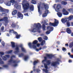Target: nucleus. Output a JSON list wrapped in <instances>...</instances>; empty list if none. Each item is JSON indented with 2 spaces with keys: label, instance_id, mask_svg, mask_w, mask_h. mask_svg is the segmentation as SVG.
Wrapping results in <instances>:
<instances>
[{
  "label": "nucleus",
  "instance_id": "f257e3e1",
  "mask_svg": "<svg viewBox=\"0 0 73 73\" xmlns=\"http://www.w3.org/2000/svg\"><path fill=\"white\" fill-rule=\"evenodd\" d=\"M40 7L41 9H43L45 8V10H47V9H48V8H49V7L47 6V5L45 4L44 3H43L42 4H39L38 5V12L39 13H40L41 12V11H40Z\"/></svg>",
  "mask_w": 73,
  "mask_h": 73
},
{
  "label": "nucleus",
  "instance_id": "f03ea898",
  "mask_svg": "<svg viewBox=\"0 0 73 73\" xmlns=\"http://www.w3.org/2000/svg\"><path fill=\"white\" fill-rule=\"evenodd\" d=\"M41 28V24L39 23L34 24V28L32 30L33 32H36L37 30H39Z\"/></svg>",
  "mask_w": 73,
  "mask_h": 73
},
{
  "label": "nucleus",
  "instance_id": "7ed1b4c3",
  "mask_svg": "<svg viewBox=\"0 0 73 73\" xmlns=\"http://www.w3.org/2000/svg\"><path fill=\"white\" fill-rule=\"evenodd\" d=\"M22 5L24 11H26L29 8V4L28 3L26 2L25 0L23 1Z\"/></svg>",
  "mask_w": 73,
  "mask_h": 73
},
{
  "label": "nucleus",
  "instance_id": "20e7f679",
  "mask_svg": "<svg viewBox=\"0 0 73 73\" xmlns=\"http://www.w3.org/2000/svg\"><path fill=\"white\" fill-rule=\"evenodd\" d=\"M15 57H16V56L14 55H12L11 57V59L9 61V62L10 63H13L15 64L14 65V66H15V67H16V66H17L16 60H12L13 58H15Z\"/></svg>",
  "mask_w": 73,
  "mask_h": 73
},
{
  "label": "nucleus",
  "instance_id": "39448f33",
  "mask_svg": "<svg viewBox=\"0 0 73 73\" xmlns=\"http://www.w3.org/2000/svg\"><path fill=\"white\" fill-rule=\"evenodd\" d=\"M72 19H73V15L70 16L68 18L62 19H61V21L63 23H64L67 22V21H69V20H72Z\"/></svg>",
  "mask_w": 73,
  "mask_h": 73
},
{
  "label": "nucleus",
  "instance_id": "423d86ee",
  "mask_svg": "<svg viewBox=\"0 0 73 73\" xmlns=\"http://www.w3.org/2000/svg\"><path fill=\"white\" fill-rule=\"evenodd\" d=\"M38 42L37 40H35L34 41L33 43V44H34V45L32 47L34 49H35V50L37 52H38L39 50H41V48L40 47L39 49L37 48V46L35 45V44H37V43Z\"/></svg>",
  "mask_w": 73,
  "mask_h": 73
},
{
  "label": "nucleus",
  "instance_id": "0eeeda50",
  "mask_svg": "<svg viewBox=\"0 0 73 73\" xmlns=\"http://www.w3.org/2000/svg\"><path fill=\"white\" fill-rule=\"evenodd\" d=\"M54 20V23H50L49 24L50 25V26H53L54 27H56L57 26L58 24V21L57 20L55 19Z\"/></svg>",
  "mask_w": 73,
  "mask_h": 73
},
{
  "label": "nucleus",
  "instance_id": "6e6552de",
  "mask_svg": "<svg viewBox=\"0 0 73 73\" xmlns=\"http://www.w3.org/2000/svg\"><path fill=\"white\" fill-rule=\"evenodd\" d=\"M60 61V59L58 58L57 59V61L56 62H52L51 63V65L53 66H55L57 64H59V62Z\"/></svg>",
  "mask_w": 73,
  "mask_h": 73
},
{
  "label": "nucleus",
  "instance_id": "1a4fd4ad",
  "mask_svg": "<svg viewBox=\"0 0 73 73\" xmlns=\"http://www.w3.org/2000/svg\"><path fill=\"white\" fill-rule=\"evenodd\" d=\"M9 33H14L15 34L16 36V37L17 38H20V35H18L17 34V33H16V32H15V31H14L13 30H10L9 31Z\"/></svg>",
  "mask_w": 73,
  "mask_h": 73
},
{
  "label": "nucleus",
  "instance_id": "9d476101",
  "mask_svg": "<svg viewBox=\"0 0 73 73\" xmlns=\"http://www.w3.org/2000/svg\"><path fill=\"white\" fill-rule=\"evenodd\" d=\"M47 29H48V30H50V31H47L46 32V34H47V35H48V34H49V33H50V31H53V28L50 27H47Z\"/></svg>",
  "mask_w": 73,
  "mask_h": 73
},
{
  "label": "nucleus",
  "instance_id": "9b49d317",
  "mask_svg": "<svg viewBox=\"0 0 73 73\" xmlns=\"http://www.w3.org/2000/svg\"><path fill=\"white\" fill-rule=\"evenodd\" d=\"M47 64L45 63H44V68H45V69H48V68L47 65H50V61L47 60Z\"/></svg>",
  "mask_w": 73,
  "mask_h": 73
},
{
  "label": "nucleus",
  "instance_id": "f8f14e48",
  "mask_svg": "<svg viewBox=\"0 0 73 73\" xmlns=\"http://www.w3.org/2000/svg\"><path fill=\"white\" fill-rule=\"evenodd\" d=\"M61 5L60 4H58L56 6V8L55 9V11L56 12H58L60 8H61Z\"/></svg>",
  "mask_w": 73,
  "mask_h": 73
},
{
  "label": "nucleus",
  "instance_id": "ddd939ff",
  "mask_svg": "<svg viewBox=\"0 0 73 73\" xmlns=\"http://www.w3.org/2000/svg\"><path fill=\"white\" fill-rule=\"evenodd\" d=\"M8 18L7 17H4L3 19H0V21H5L6 23H8V21L7 20Z\"/></svg>",
  "mask_w": 73,
  "mask_h": 73
},
{
  "label": "nucleus",
  "instance_id": "4468645a",
  "mask_svg": "<svg viewBox=\"0 0 73 73\" xmlns=\"http://www.w3.org/2000/svg\"><path fill=\"white\" fill-rule=\"evenodd\" d=\"M17 16V19H19L20 17H21V19H22L23 17V15L20 12H18Z\"/></svg>",
  "mask_w": 73,
  "mask_h": 73
},
{
  "label": "nucleus",
  "instance_id": "2eb2a0df",
  "mask_svg": "<svg viewBox=\"0 0 73 73\" xmlns=\"http://www.w3.org/2000/svg\"><path fill=\"white\" fill-rule=\"evenodd\" d=\"M48 10H46L45 11V13L42 15L43 17H45L47 16V14H48Z\"/></svg>",
  "mask_w": 73,
  "mask_h": 73
},
{
  "label": "nucleus",
  "instance_id": "dca6fc26",
  "mask_svg": "<svg viewBox=\"0 0 73 73\" xmlns=\"http://www.w3.org/2000/svg\"><path fill=\"white\" fill-rule=\"evenodd\" d=\"M20 47L21 48V50L22 52H24L25 53L26 52V50H25V49L24 47H23V45L22 44H21L20 46Z\"/></svg>",
  "mask_w": 73,
  "mask_h": 73
},
{
  "label": "nucleus",
  "instance_id": "f3484780",
  "mask_svg": "<svg viewBox=\"0 0 73 73\" xmlns=\"http://www.w3.org/2000/svg\"><path fill=\"white\" fill-rule=\"evenodd\" d=\"M15 52L14 53L15 54H17L18 53V52H19V47L17 46L15 48Z\"/></svg>",
  "mask_w": 73,
  "mask_h": 73
},
{
  "label": "nucleus",
  "instance_id": "a211bd4d",
  "mask_svg": "<svg viewBox=\"0 0 73 73\" xmlns=\"http://www.w3.org/2000/svg\"><path fill=\"white\" fill-rule=\"evenodd\" d=\"M57 15L59 17H61L62 16V14L60 12H58L57 13Z\"/></svg>",
  "mask_w": 73,
  "mask_h": 73
},
{
  "label": "nucleus",
  "instance_id": "6ab92c4d",
  "mask_svg": "<svg viewBox=\"0 0 73 73\" xmlns=\"http://www.w3.org/2000/svg\"><path fill=\"white\" fill-rule=\"evenodd\" d=\"M17 13V11L15 10L14 11H13V13H12V15L13 16H14Z\"/></svg>",
  "mask_w": 73,
  "mask_h": 73
},
{
  "label": "nucleus",
  "instance_id": "aec40b11",
  "mask_svg": "<svg viewBox=\"0 0 73 73\" xmlns=\"http://www.w3.org/2000/svg\"><path fill=\"white\" fill-rule=\"evenodd\" d=\"M5 4H6V5H7V6H11V2H7L5 3Z\"/></svg>",
  "mask_w": 73,
  "mask_h": 73
},
{
  "label": "nucleus",
  "instance_id": "412c9836",
  "mask_svg": "<svg viewBox=\"0 0 73 73\" xmlns=\"http://www.w3.org/2000/svg\"><path fill=\"white\" fill-rule=\"evenodd\" d=\"M34 9V7L33 5H31L30 7V11H32Z\"/></svg>",
  "mask_w": 73,
  "mask_h": 73
},
{
  "label": "nucleus",
  "instance_id": "4be33fe9",
  "mask_svg": "<svg viewBox=\"0 0 73 73\" xmlns=\"http://www.w3.org/2000/svg\"><path fill=\"white\" fill-rule=\"evenodd\" d=\"M0 11H1L2 12H6V10L5 9H3L1 7H0Z\"/></svg>",
  "mask_w": 73,
  "mask_h": 73
},
{
  "label": "nucleus",
  "instance_id": "5701e85b",
  "mask_svg": "<svg viewBox=\"0 0 73 73\" xmlns=\"http://www.w3.org/2000/svg\"><path fill=\"white\" fill-rule=\"evenodd\" d=\"M66 32L68 33H69V34H70V33H71V30L69 29V28L67 29H66Z\"/></svg>",
  "mask_w": 73,
  "mask_h": 73
},
{
  "label": "nucleus",
  "instance_id": "b1692460",
  "mask_svg": "<svg viewBox=\"0 0 73 73\" xmlns=\"http://www.w3.org/2000/svg\"><path fill=\"white\" fill-rule=\"evenodd\" d=\"M46 56H47V57H52L53 56V55L52 54H46Z\"/></svg>",
  "mask_w": 73,
  "mask_h": 73
},
{
  "label": "nucleus",
  "instance_id": "393cba45",
  "mask_svg": "<svg viewBox=\"0 0 73 73\" xmlns=\"http://www.w3.org/2000/svg\"><path fill=\"white\" fill-rule=\"evenodd\" d=\"M63 14L64 15H68L69 14V13L68 11H66L64 13H63Z\"/></svg>",
  "mask_w": 73,
  "mask_h": 73
},
{
  "label": "nucleus",
  "instance_id": "a878e982",
  "mask_svg": "<svg viewBox=\"0 0 73 73\" xmlns=\"http://www.w3.org/2000/svg\"><path fill=\"white\" fill-rule=\"evenodd\" d=\"M11 45L12 48L15 47V43L13 42H11Z\"/></svg>",
  "mask_w": 73,
  "mask_h": 73
},
{
  "label": "nucleus",
  "instance_id": "bb28decb",
  "mask_svg": "<svg viewBox=\"0 0 73 73\" xmlns=\"http://www.w3.org/2000/svg\"><path fill=\"white\" fill-rule=\"evenodd\" d=\"M68 11L70 13H73V9H68Z\"/></svg>",
  "mask_w": 73,
  "mask_h": 73
},
{
  "label": "nucleus",
  "instance_id": "cd10ccee",
  "mask_svg": "<svg viewBox=\"0 0 73 73\" xmlns=\"http://www.w3.org/2000/svg\"><path fill=\"white\" fill-rule=\"evenodd\" d=\"M12 50H11L10 51H6V53H7V54H9L10 53H11L12 52Z\"/></svg>",
  "mask_w": 73,
  "mask_h": 73
},
{
  "label": "nucleus",
  "instance_id": "c85d7f7f",
  "mask_svg": "<svg viewBox=\"0 0 73 73\" xmlns=\"http://www.w3.org/2000/svg\"><path fill=\"white\" fill-rule=\"evenodd\" d=\"M69 48H72L73 47V43H71L70 44V45L69 46Z\"/></svg>",
  "mask_w": 73,
  "mask_h": 73
},
{
  "label": "nucleus",
  "instance_id": "c756f323",
  "mask_svg": "<svg viewBox=\"0 0 73 73\" xmlns=\"http://www.w3.org/2000/svg\"><path fill=\"white\" fill-rule=\"evenodd\" d=\"M61 4L63 5H66L67 4V3L66 2L63 1L61 2Z\"/></svg>",
  "mask_w": 73,
  "mask_h": 73
},
{
  "label": "nucleus",
  "instance_id": "7c9ffc66",
  "mask_svg": "<svg viewBox=\"0 0 73 73\" xmlns=\"http://www.w3.org/2000/svg\"><path fill=\"white\" fill-rule=\"evenodd\" d=\"M45 41L44 40L42 42H41V45H42V46L44 45V44H45Z\"/></svg>",
  "mask_w": 73,
  "mask_h": 73
},
{
  "label": "nucleus",
  "instance_id": "2f4dec72",
  "mask_svg": "<svg viewBox=\"0 0 73 73\" xmlns=\"http://www.w3.org/2000/svg\"><path fill=\"white\" fill-rule=\"evenodd\" d=\"M38 63V61L36 60L35 61L33 62L34 65H36Z\"/></svg>",
  "mask_w": 73,
  "mask_h": 73
},
{
  "label": "nucleus",
  "instance_id": "473e14b6",
  "mask_svg": "<svg viewBox=\"0 0 73 73\" xmlns=\"http://www.w3.org/2000/svg\"><path fill=\"white\" fill-rule=\"evenodd\" d=\"M28 58V56H25V57L24 60L25 61H27Z\"/></svg>",
  "mask_w": 73,
  "mask_h": 73
},
{
  "label": "nucleus",
  "instance_id": "72a5a7b5",
  "mask_svg": "<svg viewBox=\"0 0 73 73\" xmlns=\"http://www.w3.org/2000/svg\"><path fill=\"white\" fill-rule=\"evenodd\" d=\"M18 55L19 56V57H23V54H18Z\"/></svg>",
  "mask_w": 73,
  "mask_h": 73
},
{
  "label": "nucleus",
  "instance_id": "f704fd0d",
  "mask_svg": "<svg viewBox=\"0 0 73 73\" xmlns=\"http://www.w3.org/2000/svg\"><path fill=\"white\" fill-rule=\"evenodd\" d=\"M42 28L43 31H45V25H43L42 26Z\"/></svg>",
  "mask_w": 73,
  "mask_h": 73
},
{
  "label": "nucleus",
  "instance_id": "c9c22d12",
  "mask_svg": "<svg viewBox=\"0 0 73 73\" xmlns=\"http://www.w3.org/2000/svg\"><path fill=\"white\" fill-rule=\"evenodd\" d=\"M10 2L11 3H15L16 1H15V0H11Z\"/></svg>",
  "mask_w": 73,
  "mask_h": 73
},
{
  "label": "nucleus",
  "instance_id": "e433bc0d",
  "mask_svg": "<svg viewBox=\"0 0 73 73\" xmlns=\"http://www.w3.org/2000/svg\"><path fill=\"white\" fill-rule=\"evenodd\" d=\"M38 40L39 42H41V41L42 40V39L41 37L38 38Z\"/></svg>",
  "mask_w": 73,
  "mask_h": 73
},
{
  "label": "nucleus",
  "instance_id": "4c0bfd02",
  "mask_svg": "<svg viewBox=\"0 0 73 73\" xmlns=\"http://www.w3.org/2000/svg\"><path fill=\"white\" fill-rule=\"evenodd\" d=\"M43 70L46 73H48V71L47 69H43Z\"/></svg>",
  "mask_w": 73,
  "mask_h": 73
},
{
  "label": "nucleus",
  "instance_id": "58836bf2",
  "mask_svg": "<svg viewBox=\"0 0 73 73\" xmlns=\"http://www.w3.org/2000/svg\"><path fill=\"white\" fill-rule=\"evenodd\" d=\"M43 39L45 40H48V37L46 36H44L43 37Z\"/></svg>",
  "mask_w": 73,
  "mask_h": 73
},
{
  "label": "nucleus",
  "instance_id": "ea45409f",
  "mask_svg": "<svg viewBox=\"0 0 73 73\" xmlns=\"http://www.w3.org/2000/svg\"><path fill=\"white\" fill-rule=\"evenodd\" d=\"M3 59V60H7V58H5V56H3V57H2Z\"/></svg>",
  "mask_w": 73,
  "mask_h": 73
},
{
  "label": "nucleus",
  "instance_id": "a19ab883",
  "mask_svg": "<svg viewBox=\"0 0 73 73\" xmlns=\"http://www.w3.org/2000/svg\"><path fill=\"white\" fill-rule=\"evenodd\" d=\"M0 54L1 57H2V56L4 55V53L3 52H0Z\"/></svg>",
  "mask_w": 73,
  "mask_h": 73
},
{
  "label": "nucleus",
  "instance_id": "79ce46f5",
  "mask_svg": "<svg viewBox=\"0 0 73 73\" xmlns=\"http://www.w3.org/2000/svg\"><path fill=\"white\" fill-rule=\"evenodd\" d=\"M67 22V21L66 22H67V24L68 27H70V22Z\"/></svg>",
  "mask_w": 73,
  "mask_h": 73
},
{
  "label": "nucleus",
  "instance_id": "37998d69",
  "mask_svg": "<svg viewBox=\"0 0 73 73\" xmlns=\"http://www.w3.org/2000/svg\"><path fill=\"white\" fill-rule=\"evenodd\" d=\"M33 3H32V4H36V1L34 0L33 1Z\"/></svg>",
  "mask_w": 73,
  "mask_h": 73
},
{
  "label": "nucleus",
  "instance_id": "c03bdc74",
  "mask_svg": "<svg viewBox=\"0 0 73 73\" xmlns=\"http://www.w3.org/2000/svg\"><path fill=\"white\" fill-rule=\"evenodd\" d=\"M44 58L45 60H43L42 62V63H43V62H45V61H46V57H44Z\"/></svg>",
  "mask_w": 73,
  "mask_h": 73
},
{
  "label": "nucleus",
  "instance_id": "a18cd8bd",
  "mask_svg": "<svg viewBox=\"0 0 73 73\" xmlns=\"http://www.w3.org/2000/svg\"><path fill=\"white\" fill-rule=\"evenodd\" d=\"M66 11V10L64 9H63L62 10L63 13H65V12Z\"/></svg>",
  "mask_w": 73,
  "mask_h": 73
},
{
  "label": "nucleus",
  "instance_id": "49530a36",
  "mask_svg": "<svg viewBox=\"0 0 73 73\" xmlns=\"http://www.w3.org/2000/svg\"><path fill=\"white\" fill-rule=\"evenodd\" d=\"M4 64V62L2 60L0 62V64Z\"/></svg>",
  "mask_w": 73,
  "mask_h": 73
},
{
  "label": "nucleus",
  "instance_id": "de8ad7c7",
  "mask_svg": "<svg viewBox=\"0 0 73 73\" xmlns=\"http://www.w3.org/2000/svg\"><path fill=\"white\" fill-rule=\"evenodd\" d=\"M32 44V43H29L28 44V45L29 46V47L30 48L31 47V45Z\"/></svg>",
  "mask_w": 73,
  "mask_h": 73
},
{
  "label": "nucleus",
  "instance_id": "09e8293b",
  "mask_svg": "<svg viewBox=\"0 0 73 73\" xmlns=\"http://www.w3.org/2000/svg\"><path fill=\"white\" fill-rule=\"evenodd\" d=\"M5 56L7 58H9L10 57V55H6Z\"/></svg>",
  "mask_w": 73,
  "mask_h": 73
},
{
  "label": "nucleus",
  "instance_id": "8fccbe9b",
  "mask_svg": "<svg viewBox=\"0 0 73 73\" xmlns=\"http://www.w3.org/2000/svg\"><path fill=\"white\" fill-rule=\"evenodd\" d=\"M3 3V0H0V4H2Z\"/></svg>",
  "mask_w": 73,
  "mask_h": 73
},
{
  "label": "nucleus",
  "instance_id": "3c124183",
  "mask_svg": "<svg viewBox=\"0 0 73 73\" xmlns=\"http://www.w3.org/2000/svg\"><path fill=\"white\" fill-rule=\"evenodd\" d=\"M1 31H4V27H2L1 29Z\"/></svg>",
  "mask_w": 73,
  "mask_h": 73
},
{
  "label": "nucleus",
  "instance_id": "603ef678",
  "mask_svg": "<svg viewBox=\"0 0 73 73\" xmlns=\"http://www.w3.org/2000/svg\"><path fill=\"white\" fill-rule=\"evenodd\" d=\"M3 68H7V65H3Z\"/></svg>",
  "mask_w": 73,
  "mask_h": 73
},
{
  "label": "nucleus",
  "instance_id": "864d4df0",
  "mask_svg": "<svg viewBox=\"0 0 73 73\" xmlns=\"http://www.w3.org/2000/svg\"><path fill=\"white\" fill-rule=\"evenodd\" d=\"M62 50L63 51H66V48H64V47H63V48H62Z\"/></svg>",
  "mask_w": 73,
  "mask_h": 73
},
{
  "label": "nucleus",
  "instance_id": "5fc2aeb1",
  "mask_svg": "<svg viewBox=\"0 0 73 73\" xmlns=\"http://www.w3.org/2000/svg\"><path fill=\"white\" fill-rule=\"evenodd\" d=\"M2 45H3V46H4V44H5V43H4V42H2L1 43Z\"/></svg>",
  "mask_w": 73,
  "mask_h": 73
},
{
  "label": "nucleus",
  "instance_id": "6e6d98bb",
  "mask_svg": "<svg viewBox=\"0 0 73 73\" xmlns=\"http://www.w3.org/2000/svg\"><path fill=\"white\" fill-rule=\"evenodd\" d=\"M70 57L72 58H73V55H70Z\"/></svg>",
  "mask_w": 73,
  "mask_h": 73
},
{
  "label": "nucleus",
  "instance_id": "4d7b16f0",
  "mask_svg": "<svg viewBox=\"0 0 73 73\" xmlns=\"http://www.w3.org/2000/svg\"><path fill=\"white\" fill-rule=\"evenodd\" d=\"M36 45L38 47H39V46L40 45V44L39 43L37 44Z\"/></svg>",
  "mask_w": 73,
  "mask_h": 73
},
{
  "label": "nucleus",
  "instance_id": "13d9d810",
  "mask_svg": "<svg viewBox=\"0 0 73 73\" xmlns=\"http://www.w3.org/2000/svg\"><path fill=\"white\" fill-rule=\"evenodd\" d=\"M24 15L26 16H29V15H28V13L25 14H24Z\"/></svg>",
  "mask_w": 73,
  "mask_h": 73
},
{
  "label": "nucleus",
  "instance_id": "bf43d9fd",
  "mask_svg": "<svg viewBox=\"0 0 73 73\" xmlns=\"http://www.w3.org/2000/svg\"><path fill=\"white\" fill-rule=\"evenodd\" d=\"M56 4H55L54 5L53 7L54 9H55V7H56Z\"/></svg>",
  "mask_w": 73,
  "mask_h": 73
},
{
  "label": "nucleus",
  "instance_id": "052dcab7",
  "mask_svg": "<svg viewBox=\"0 0 73 73\" xmlns=\"http://www.w3.org/2000/svg\"><path fill=\"white\" fill-rule=\"evenodd\" d=\"M33 70H34V71H35V66H34L33 67Z\"/></svg>",
  "mask_w": 73,
  "mask_h": 73
},
{
  "label": "nucleus",
  "instance_id": "680f3d73",
  "mask_svg": "<svg viewBox=\"0 0 73 73\" xmlns=\"http://www.w3.org/2000/svg\"><path fill=\"white\" fill-rule=\"evenodd\" d=\"M36 72H40V70H39V69H37L36 70Z\"/></svg>",
  "mask_w": 73,
  "mask_h": 73
},
{
  "label": "nucleus",
  "instance_id": "e2e57ef3",
  "mask_svg": "<svg viewBox=\"0 0 73 73\" xmlns=\"http://www.w3.org/2000/svg\"><path fill=\"white\" fill-rule=\"evenodd\" d=\"M46 22H48V20H46L44 21V23H46Z\"/></svg>",
  "mask_w": 73,
  "mask_h": 73
},
{
  "label": "nucleus",
  "instance_id": "0e129e2a",
  "mask_svg": "<svg viewBox=\"0 0 73 73\" xmlns=\"http://www.w3.org/2000/svg\"><path fill=\"white\" fill-rule=\"evenodd\" d=\"M55 2L57 3V2H60V1H58V0H56Z\"/></svg>",
  "mask_w": 73,
  "mask_h": 73
},
{
  "label": "nucleus",
  "instance_id": "69168bd1",
  "mask_svg": "<svg viewBox=\"0 0 73 73\" xmlns=\"http://www.w3.org/2000/svg\"><path fill=\"white\" fill-rule=\"evenodd\" d=\"M69 62H72V61L71 60H69Z\"/></svg>",
  "mask_w": 73,
  "mask_h": 73
},
{
  "label": "nucleus",
  "instance_id": "338daca9",
  "mask_svg": "<svg viewBox=\"0 0 73 73\" xmlns=\"http://www.w3.org/2000/svg\"><path fill=\"white\" fill-rule=\"evenodd\" d=\"M71 25L72 26H73V22H71Z\"/></svg>",
  "mask_w": 73,
  "mask_h": 73
},
{
  "label": "nucleus",
  "instance_id": "774afa93",
  "mask_svg": "<svg viewBox=\"0 0 73 73\" xmlns=\"http://www.w3.org/2000/svg\"><path fill=\"white\" fill-rule=\"evenodd\" d=\"M71 36H73V33H72L71 34Z\"/></svg>",
  "mask_w": 73,
  "mask_h": 73
}]
</instances>
